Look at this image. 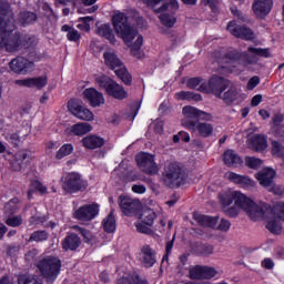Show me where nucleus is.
<instances>
[{
    "label": "nucleus",
    "mask_w": 284,
    "mask_h": 284,
    "mask_svg": "<svg viewBox=\"0 0 284 284\" xmlns=\"http://www.w3.org/2000/svg\"><path fill=\"white\" fill-rule=\"evenodd\" d=\"M98 34H100V37H104V39H108L110 43H116V38L114 37L110 24H101L98 27Z\"/></svg>",
    "instance_id": "nucleus-36"
},
{
    "label": "nucleus",
    "mask_w": 284,
    "mask_h": 284,
    "mask_svg": "<svg viewBox=\"0 0 284 284\" xmlns=\"http://www.w3.org/2000/svg\"><path fill=\"white\" fill-rule=\"evenodd\" d=\"M34 21H37V14L32 12L20 13V23H22V26H28V23H34Z\"/></svg>",
    "instance_id": "nucleus-48"
},
{
    "label": "nucleus",
    "mask_w": 284,
    "mask_h": 284,
    "mask_svg": "<svg viewBox=\"0 0 284 284\" xmlns=\"http://www.w3.org/2000/svg\"><path fill=\"white\" fill-rule=\"evenodd\" d=\"M190 278L193 281H203V280H210L214 278L219 274L217 271H215L214 267L210 266H192L189 270Z\"/></svg>",
    "instance_id": "nucleus-14"
},
{
    "label": "nucleus",
    "mask_w": 284,
    "mask_h": 284,
    "mask_svg": "<svg viewBox=\"0 0 284 284\" xmlns=\"http://www.w3.org/2000/svg\"><path fill=\"white\" fill-rule=\"evenodd\" d=\"M79 21L81 23H79L77 26V28L79 30H82V32H90V23H89V21H92V18L91 17H83V18H80Z\"/></svg>",
    "instance_id": "nucleus-50"
},
{
    "label": "nucleus",
    "mask_w": 284,
    "mask_h": 284,
    "mask_svg": "<svg viewBox=\"0 0 284 284\" xmlns=\"http://www.w3.org/2000/svg\"><path fill=\"white\" fill-rule=\"evenodd\" d=\"M273 6H274L273 0H254L253 12L256 17H260V19H263V17H267V14L272 12Z\"/></svg>",
    "instance_id": "nucleus-28"
},
{
    "label": "nucleus",
    "mask_w": 284,
    "mask_h": 284,
    "mask_svg": "<svg viewBox=\"0 0 284 284\" xmlns=\"http://www.w3.org/2000/svg\"><path fill=\"white\" fill-rule=\"evenodd\" d=\"M82 97L91 108H101V105H105V98L103 97V93L99 92L94 88L85 89Z\"/></svg>",
    "instance_id": "nucleus-19"
},
{
    "label": "nucleus",
    "mask_w": 284,
    "mask_h": 284,
    "mask_svg": "<svg viewBox=\"0 0 284 284\" xmlns=\"http://www.w3.org/2000/svg\"><path fill=\"white\" fill-rule=\"evenodd\" d=\"M118 284H148V282L145 280H141V277L135 275V276L121 277L118 281Z\"/></svg>",
    "instance_id": "nucleus-46"
},
{
    "label": "nucleus",
    "mask_w": 284,
    "mask_h": 284,
    "mask_svg": "<svg viewBox=\"0 0 284 284\" xmlns=\"http://www.w3.org/2000/svg\"><path fill=\"white\" fill-rule=\"evenodd\" d=\"M246 145L254 152H265L267 150V138L263 134L251 135L246 141Z\"/></svg>",
    "instance_id": "nucleus-27"
},
{
    "label": "nucleus",
    "mask_w": 284,
    "mask_h": 284,
    "mask_svg": "<svg viewBox=\"0 0 284 284\" xmlns=\"http://www.w3.org/2000/svg\"><path fill=\"white\" fill-rule=\"evenodd\" d=\"M220 99L226 103V105H232V103H235V105H239V103H243L244 99H247V95L243 93L240 89L231 88L226 92H224Z\"/></svg>",
    "instance_id": "nucleus-21"
},
{
    "label": "nucleus",
    "mask_w": 284,
    "mask_h": 284,
    "mask_svg": "<svg viewBox=\"0 0 284 284\" xmlns=\"http://www.w3.org/2000/svg\"><path fill=\"white\" fill-rule=\"evenodd\" d=\"M225 179L231 181V183L243 187L244 190H252V187H256V182L250 179V176L247 175H241L234 172H226Z\"/></svg>",
    "instance_id": "nucleus-20"
},
{
    "label": "nucleus",
    "mask_w": 284,
    "mask_h": 284,
    "mask_svg": "<svg viewBox=\"0 0 284 284\" xmlns=\"http://www.w3.org/2000/svg\"><path fill=\"white\" fill-rule=\"evenodd\" d=\"M194 219L196 223H199L203 227H216V224L219 223V217H212L199 213L194 214Z\"/></svg>",
    "instance_id": "nucleus-34"
},
{
    "label": "nucleus",
    "mask_w": 284,
    "mask_h": 284,
    "mask_svg": "<svg viewBox=\"0 0 284 284\" xmlns=\"http://www.w3.org/2000/svg\"><path fill=\"white\" fill-rule=\"evenodd\" d=\"M45 217H41L40 214H36L30 219V225H41V223H45Z\"/></svg>",
    "instance_id": "nucleus-58"
},
{
    "label": "nucleus",
    "mask_w": 284,
    "mask_h": 284,
    "mask_svg": "<svg viewBox=\"0 0 284 284\" xmlns=\"http://www.w3.org/2000/svg\"><path fill=\"white\" fill-rule=\"evenodd\" d=\"M9 68L11 72L16 74H28L34 70V62L23 58L18 57L10 61Z\"/></svg>",
    "instance_id": "nucleus-13"
},
{
    "label": "nucleus",
    "mask_w": 284,
    "mask_h": 284,
    "mask_svg": "<svg viewBox=\"0 0 284 284\" xmlns=\"http://www.w3.org/2000/svg\"><path fill=\"white\" fill-rule=\"evenodd\" d=\"M31 187H33V190H37V192H40L41 194H45V192H48V189L43 186V184H41V182L39 181H33L31 183Z\"/></svg>",
    "instance_id": "nucleus-57"
},
{
    "label": "nucleus",
    "mask_w": 284,
    "mask_h": 284,
    "mask_svg": "<svg viewBox=\"0 0 284 284\" xmlns=\"http://www.w3.org/2000/svg\"><path fill=\"white\" fill-rule=\"evenodd\" d=\"M103 59L106 68H110V70H113L116 77L123 81L125 85L132 84V75L128 72L125 67L123 65V62L116 55V53L112 50H108L103 53Z\"/></svg>",
    "instance_id": "nucleus-6"
},
{
    "label": "nucleus",
    "mask_w": 284,
    "mask_h": 284,
    "mask_svg": "<svg viewBox=\"0 0 284 284\" xmlns=\"http://www.w3.org/2000/svg\"><path fill=\"white\" fill-rule=\"evenodd\" d=\"M62 32H68L67 39L68 41H72L73 43H77L78 41H81V33L79 31L68 24L62 26L61 28Z\"/></svg>",
    "instance_id": "nucleus-38"
},
{
    "label": "nucleus",
    "mask_w": 284,
    "mask_h": 284,
    "mask_svg": "<svg viewBox=\"0 0 284 284\" xmlns=\"http://www.w3.org/2000/svg\"><path fill=\"white\" fill-rule=\"evenodd\" d=\"M113 28L124 43L130 47L131 53L136 59H141V48L143 45V36L136 32V29L130 27L128 23V17L122 12H116L113 18Z\"/></svg>",
    "instance_id": "nucleus-4"
},
{
    "label": "nucleus",
    "mask_w": 284,
    "mask_h": 284,
    "mask_svg": "<svg viewBox=\"0 0 284 284\" xmlns=\"http://www.w3.org/2000/svg\"><path fill=\"white\" fill-rule=\"evenodd\" d=\"M230 227H232L230 221L222 219L219 224V230H221L222 232H227Z\"/></svg>",
    "instance_id": "nucleus-60"
},
{
    "label": "nucleus",
    "mask_w": 284,
    "mask_h": 284,
    "mask_svg": "<svg viewBox=\"0 0 284 284\" xmlns=\"http://www.w3.org/2000/svg\"><path fill=\"white\" fill-rule=\"evenodd\" d=\"M262 267H265L266 270H272L274 267V262L271 258H265L262 262Z\"/></svg>",
    "instance_id": "nucleus-64"
},
{
    "label": "nucleus",
    "mask_w": 284,
    "mask_h": 284,
    "mask_svg": "<svg viewBox=\"0 0 284 284\" xmlns=\"http://www.w3.org/2000/svg\"><path fill=\"white\" fill-rule=\"evenodd\" d=\"M281 123H283V114H275L273 116L272 131L276 136H284V126Z\"/></svg>",
    "instance_id": "nucleus-39"
},
{
    "label": "nucleus",
    "mask_w": 284,
    "mask_h": 284,
    "mask_svg": "<svg viewBox=\"0 0 284 284\" xmlns=\"http://www.w3.org/2000/svg\"><path fill=\"white\" fill-rule=\"evenodd\" d=\"M139 261L144 267H152L156 263V252L145 244L140 250Z\"/></svg>",
    "instance_id": "nucleus-26"
},
{
    "label": "nucleus",
    "mask_w": 284,
    "mask_h": 284,
    "mask_svg": "<svg viewBox=\"0 0 284 284\" xmlns=\"http://www.w3.org/2000/svg\"><path fill=\"white\" fill-rule=\"evenodd\" d=\"M135 227H136L138 232H140V234H152L151 226L143 222L136 223Z\"/></svg>",
    "instance_id": "nucleus-53"
},
{
    "label": "nucleus",
    "mask_w": 284,
    "mask_h": 284,
    "mask_svg": "<svg viewBox=\"0 0 284 284\" xmlns=\"http://www.w3.org/2000/svg\"><path fill=\"white\" fill-rule=\"evenodd\" d=\"M145 185L134 184L132 186V192H134V194H145Z\"/></svg>",
    "instance_id": "nucleus-62"
},
{
    "label": "nucleus",
    "mask_w": 284,
    "mask_h": 284,
    "mask_svg": "<svg viewBox=\"0 0 284 284\" xmlns=\"http://www.w3.org/2000/svg\"><path fill=\"white\" fill-rule=\"evenodd\" d=\"M74 229L78 230V232H80V234H82V236L84 237L87 243L91 241L92 235L90 234V232H88L84 229H81L79 226H74Z\"/></svg>",
    "instance_id": "nucleus-61"
},
{
    "label": "nucleus",
    "mask_w": 284,
    "mask_h": 284,
    "mask_svg": "<svg viewBox=\"0 0 284 284\" xmlns=\"http://www.w3.org/2000/svg\"><path fill=\"white\" fill-rule=\"evenodd\" d=\"M163 181L169 187H179L183 181V169L178 163H168L164 168Z\"/></svg>",
    "instance_id": "nucleus-9"
},
{
    "label": "nucleus",
    "mask_w": 284,
    "mask_h": 284,
    "mask_svg": "<svg viewBox=\"0 0 284 284\" xmlns=\"http://www.w3.org/2000/svg\"><path fill=\"white\" fill-rule=\"evenodd\" d=\"M95 83L104 90L109 97L116 99L118 101H123V99H128V91L121 84L116 83V81L112 80L110 77L100 74L95 77Z\"/></svg>",
    "instance_id": "nucleus-7"
},
{
    "label": "nucleus",
    "mask_w": 284,
    "mask_h": 284,
    "mask_svg": "<svg viewBox=\"0 0 284 284\" xmlns=\"http://www.w3.org/2000/svg\"><path fill=\"white\" fill-rule=\"evenodd\" d=\"M258 83H261V78H258L257 75H254L248 80L246 88L247 90H254V88H256Z\"/></svg>",
    "instance_id": "nucleus-56"
},
{
    "label": "nucleus",
    "mask_w": 284,
    "mask_h": 284,
    "mask_svg": "<svg viewBox=\"0 0 284 284\" xmlns=\"http://www.w3.org/2000/svg\"><path fill=\"white\" fill-rule=\"evenodd\" d=\"M16 85H21L23 88H37L41 90V88H45L48 85V77H39V78H29L23 80H16Z\"/></svg>",
    "instance_id": "nucleus-29"
},
{
    "label": "nucleus",
    "mask_w": 284,
    "mask_h": 284,
    "mask_svg": "<svg viewBox=\"0 0 284 284\" xmlns=\"http://www.w3.org/2000/svg\"><path fill=\"white\" fill-rule=\"evenodd\" d=\"M175 99L178 101H201V95H194V93L189 91H181L175 93Z\"/></svg>",
    "instance_id": "nucleus-43"
},
{
    "label": "nucleus",
    "mask_w": 284,
    "mask_h": 284,
    "mask_svg": "<svg viewBox=\"0 0 284 284\" xmlns=\"http://www.w3.org/2000/svg\"><path fill=\"white\" fill-rule=\"evenodd\" d=\"M14 13L10 9V4L6 1L0 2V48H4L7 52H19L23 48H30L26 38L14 32Z\"/></svg>",
    "instance_id": "nucleus-2"
},
{
    "label": "nucleus",
    "mask_w": 284,
    "mask_h": 284,
    "mask_svg": "<svg viewBox=\"0 0 284 284\" xmlns=\"http://www.w3.org/2000/svg\"><path fill=\"white\" fill-rule=\"evenodd\" d=\"M6 223H7V225H9V227H19V225H21V223H23V217H21L20 215L13 216V217H8Z\"/></svg>",
    "instance_id": "nucleus-51"
},
{
    "label": "nucleus",
    "mask_w": 284,
    "mask_h": 284,
    "mask_svg": "<svg viewBox=\"0 0 284 284\" xmlns=\"http://www.w3.org/2000/svg\"><path fill=\"white\" fill-rule=\"evenodd\" d=\"M183 128H186L191 132H197L199 136H203L204 139L212 136L214 132V126L207 122H187L184 120Z\"/></svg>",
    "instance_id": "nucleus-16"
},
{
    "label": "nucleus",
    "mask_w": 284,
    "mask_h": 284,
    "mask_svg": "<svg viewBox=\"0 0 284 284\" xmlns=\"http://www.w3.org/2000/svg\"><path fill=\"white\" fill-rule=\"evenodd\" d=\"M223 161L229 168H236V165H241L243 163V160L234 150H227L223 155Z\"/></svg>",
    "instance_id": "nucleus-33"
},
{
    "label": "nucleus",
    "mask_w": 284,
    "mask_h": 284,
    "mask_svg": "<svg viewBox=\"0 0 284 284\" xmlns=\"http://www.w3.org/2000/svg\"><path fill=\"white\" fill-rule=\"evenodd\" d=\"M7 159L10 161L12 170H14V172H19L21 168H23V161H26V159H32V152L18 151L16 154L8 153Z\"/></svg>",
    "instance_id": "nucleus-24"
},
{
    "label": "nucleus",
    "mask_w": 284,
    "mask_h": 284,
    "mask_svg": "<svg viewBox=\"0 0 284 284\" xmlns=\"http://www.w3.org/2000/svg\"><path fill=\"white\" fill-rule=\"evenodd\" d=\"M7 141H10V143H13V145H19L21 143V138L18 133H9L6 135Z\"/></svg>",
    "instance_id": "nucleus-55"
},
{
    "label": "nucleus",
    "mask_w": 284,
    "mask_h": 284,
    "mask_svg": "<svg viewBox=\"0 0 284 284\" xmlns=\"http://www.w3.org/2000/svg\"><path fill=\"white\" fill-rule=\"evenodd\" d=\"M74 152V146L71 143L63 144L57 152L55 159L61 160Z\"/></svg>",
    "instance_id": "nucleus-44"
},
{
    "label": "nucleus",
    "mask_w": 284,
    "mask_h": 284,
    "mask_svg": "<svg viewBox=\"0 0 284 284\" xmlns=\"http://www.w3.org/2000/svg\"><path fill=\"white\" fill-rule=\"evenodd\" d=\"M230 88V82L227 79L213 75L209 81L205 82V88L203 89L206 94H215L220 97Z\"/></svg>",
    "instance_id": "nucleus-11"
},
{
    "label": "nucleus",
    "mask_w": 284,
    "mask_h": 284,
    "mask_svg": "<svg viewBox=\"0 0 284 284\" xmlns=\"http://www.w3.org/2000/svg\"><path fill=\"white\" fill-rule=\"evenodd\" d=\"M38 268L47 281L52 282L59 276L61 260L52 256L44 257L38 263Z\"/></svg>",
    "instance_id": "nucleus-8"
},
{
    "label": "nucleus",
    "mask_w": 284,
    "mask_h": 284,
    "mask_svg": "<svg viewBox=\"0 0 284 284\" xmlns=\"http://www.w3.org/2000/svg\"><path fill=\"white\" fill-rule=\"evenodd\" d=\"M151 130H154L155 134H163V120H154L151 125Z\"/></svg>",
    "instance_id": "nucleus-52"
},
{
    "label": "nucleus",
    "mask_w": 284,
    "mask_h": 284,
    "mask_svg": "<svg viewBox=\"0 0 284 284\" xmlns=\"http://www.w3.org/2000/svg\"><path fill=\"white\" fill-rule=\"evenodd\" d=\"M82 144L87 150H97L105 145V140L99 135H87L82 139Z\"/></svg>",
    "instance_id": "nucleus-31"
},
{
    "label": "nucleus",
    "mask_w": 284,
    "mask_h": 284,
    "mask_svg": "<svg viewBox=\"0 0 284 284\" xmlns=\"http://www.w3.org/2000/svg\"><path fill=\"white\" fill-rule=\"evenodd\" d=\"M140 220L144 225L152 226L154 225V221L156 220V213L152 209H144L140 216Z\"/></svg>",
    "instance_id": "nucleus-37"
},
{
    "label": "nucleus",
    "mask_w": 284,
    "mask_h": 284,
    "mask_svg": "<svg viewBox=\"0 0 284 284\" xmlns=\"http://www.w3.org/2000/svg\"><path fill=\"white\" fill-rule=\"evenodd\" d=\"M104 230L109 232V234H112L116 230V220L114 219V213H110L102 223Z\"/></svg>",
    "instance_id": "nucleus-41"
},
{
    "label": "nucleus",
    "mask_w": 284,
    "mask_h": 284,
    "mask_svg": "<svg viewBox=\"0 0 284 284\" xmlns=\"http://www.w3.org/2000/svg\"><path fill=\"white\" fill-rule=\"evenodd\" d=\"M81 245V239L77 234H69L63 241H62V247L63 250H77Z\"/></svg>",
    "instance_id": "nucleus-35"
},
{
    "label": "nucleus",
    "mask_w": 284,
    "mask_h": 284,
    "mask_svg": "<svg viewBox=\"0 0 284 284\" xmlns=\"http://www.w3.org/2000/svg\"><path fill=\"white\" fill-rule=\"evenodd\" d=\"M19 211V199H12L4 205V213L7 215L14 214Z\"/></svg>",
    "instance_id": "nucleus-45"
},
{
    "label": "nucleus",
    "mask_w": 284,
    "mask_h": 284,
    "mask_svg": "<svg viewBox=\"0 0 284 284\" xmlns=\"http://www.w3.org/2000/svg\"><path fill=\"white\" fill-rule=\"evenodd\" d=\"M219 199L226 216H239L241 211H243L251 221H261V219H265V216L272 214V210L267 203L263 201L255 202L241 191H222L219 194Z\"/></svg>",
    "instance_id": "nucleus-1"
},
{
    "label": "nucleus",
    "mask_w": 284,
    "mask_h": 284,
    "mask_svg": "<svg viewBox=\"0 0 284 284\" xmlns=\"http://www.w3.org/2000/svg\"><path fill=\"white\" fill-rule=\"evenodd\" d=\"M263 101V95L256 94L251 100L252 108H256L258 104H261Z\"/></svg>",
    "instance_id": "nucleus-63"
},
{
    "label": "nucleus",
    "mask_w": 284,
    "mask_h": 284,
    "mask_svg": "<svg viewBox=\"0 0 284 284\" xmlns=\"http://www.w3.org/2000/svg\"><path fill=\"white\" fill-rule=\"evenodd\" d=\"M275 212L281 221H284V203H277L275 205Z\"/></svg>",
    "instance_id": "nucleus-59"
},
{
    "label": "nucleus",
    "mask_w": 284,
    "mask_h": 284,
    "mask_svg": "<svg viewBox=\"0 0 284 284\" xmlns=\"http://www.w3.org/2000/svg\"><path fill=\"white\" fill-rule=\"evenodd\" d=\"M135 161L142 172L146 174H159V165L154 162V155L150 153H139Z\"/></svg>",
    "instance_id": "nucleus-12"
},
{
    "label": "nucleus",
    "mask_w": 284,
    "mask_h": 284,
    "mask_svg": "<svg viewBox=\"0 0 284 284\" xmlns=\"http://www.w3.org/2000/svg\"><path fill=\"white\" fill-rule=\"evenodd\" d=\"M156 14L163 26L172 28L176 23V11L179 10V1L176 0H142Z\"/></svg>",
    "instance_id": "nucleus-5"
},
{
    "label": "nucleus",
    "mask_w": 284,
    "mask_h": 284,
    "mask_svg": "<svg viewBox=\"0 0 284 284\" xmlns=\"http://www.w3.org/2000/svg\"><path fill=\"white\" fill-rule=\"evenodd\" d=\"M88 132H92V125L85 122L73 124L67 129V134H69V136H83L84 134H88Z\"/></svg>",
    "instance_id": "nucleus-30"
},
{
    "label": "nucleus",
    "mask_w": 284,
    "mask_h": 284,
    "mask_svg": "<svg viewBox=\"0 0 284 284\" xmlns=\"http://www.w3.org/2000/svg\"><path fill=\"white\" fill-rule=\"evenodd\" d=\"M245 165L246 168H250L251 170H258L261 165H263V160L254 156H247L245 158Z\"/></svg>",
    "instance_id": "nucleus-47"
},
{
    "label": "nucleus",
    "mask_w": 284,
    "mask_h": 284,
    "mask_svg": "<svg viewBox=\"0 0 284 284\" xmlns=\"http://www.w3.org/2000/svg\"><path fill=\"white\" fill-rule=\"evenodd\" d=\"M74 219L78 221H92L99 216V204H85L80 206L73 213Z\"/></svg>",
    "instance_id": "nucleus-15"
},
{
    "label": "nucleus",
    "mask_w": 284,
    "mask_h": 284,
    "mask_svg": "<svg viewBox=\"0 0 284 284\" xmlns=\"http://www.w3.org/2000/svg\"><path fill=\"white\" fill-rule=\"evenodd\" d=\"M68 109L73 116H77V119H80L81 121H94V113H92L90 109L80 105L74 100L69 101Z\"/></svg>",
    "instance_id": "nucleus-18"
},
{
    "label": "nucleus",
    "mask_w": 284,
    "mask_h": 284,
    "mask_svg": "<svg viewBox=\"0 0 284 284\" xmlns=\"http://www.w3.org/2000/svg\"><path fill=\"white\" fill-rule=\"evenodd\" d=\"M261 57L264 59L270 58V49L248 47L247 52L229 53V55L224 59L226 64L222 68L227 70V72H241L243 71V68L256 65Z\"/></svg>",
    "instance_id": "nucleus-3"
},
{
    "label": "nucleus",
    "mask_w": 284,
    "mask_h": 284,
    "mask_svg": "<svg viewBox=\"0 0 284 284\" xmlns=\"http://www.w3.org/2000/svg\"><path fill=\"white\" fill-rule=\"evenodd\" d=\"M48 232L45 231H36L31 234L30 241L34 243H42V241H48Z\"/></svg>",
    "instance_id": "nucleus-49"
},
{
    "label": "nucleus",
    "mask_w": 284,
    "mask_h": 284,
    "mask_svg": "<svg viewBox=\"0 0 284 284\" xmlns=\"http://www.w3.org/2000/svg\"><path fill=\"white\" fill-rule=\"evenodd\" d=\"M226 30H229L233 37H237V39H245L246 41L254 39V32H252L251 29L241 27L236 21L229 22Z\"/></svg>",
    "instance_id": "nucleus-22"
},
{
    "label": "nucleus",
    "mask_w": 284,
    "mask_h": 284,
    "mask_svg": "<svg viewBox=\"0 0 284 284\" xmlns=\"http://www.w3.org/2000/svg\"><path fill=\"white\" fill-rule=\"evenodd\" d=\"M268 191L273 192V194L276 196H281L284 193V187L280 184L272 183V185L268 187Z\"/></svg>",
    "instance_id": "nucleus-54"
},
{
    "label": "nucleus",
    "mask_w": 284,
    "mask_h": 284,
    "mask_svg": "<svg viewBox=\"0 0 284 284\" xmlns=\"http://www.w3.org/2000/svg\"><path fill=\"white\" fill-rule=\"evenodd\" d=\"M255 179L262 187H272V183L276 179V171L272 168H264L255 174Z\"/></svg>",
    "instance_id": "nucleus-25"
},
{
    "label": "nucleus",
    "mask_w": 284,
    "mask_h": 284,
    "mask_svg": "<svg viewBox=\"0 0 284 284\" xmlns=\"http://www.w3.org/2000/svg\"><path fill=\"white\" fill-rule=\"evenodd\" d=\"M183 119L181 121L183 125V121H186L187 123H194L192 119H199V116H203L205 112L199 111V109L194 106L186 105L182 109Z\"/></svg>",
    "instance_id": "nucleus-32"
},
{
    "label": "nucleus",
    "mask_w": 284,
    "mask_h": 284,
    "mask_svg": "<svg viewBox=\"0 0 284 284\" xmlns=\"http://www.w3.org/2000/svg\"><path fill=\"white\" fill-rule=\"evenodd\" d=\"M271 213L268 215H266L264 219L257 220V221H265L268 219L267 223H266V230H268V232H271V234H283V224H281V221L276 220V219H281L278 217V213L276 212V206H274V209H272V205L267 204Z\"/></svg>",
    "instance_id": "nucleus-17"
},
{
    "label": "nucleus",
    "mask_w": 284,
    "mask_h": 284,
    "mask_svg": "<svg viewBox=\"0 0 284 284\" xmlns=\"http://www.w3.org/2000/svg\"><path fill=\"white\" fill-rule=\"evenodd\" d=\"M271 154L274 159L284 161V145L278 141L271 142Z\"/></svg>",
    "instance_id": "nucleus-40"
},
{
    "label": "nucleus",
    "mask_w": 284,
    "mask_h": 284,
    "mask_svg": "<svg viewBox=\"0 0 284 284\" xmlns=\"http://www.w3.org/2000/svg\"><path fill=\"white\" fill-rule=\"evenodd\" d=\"M119 205H120L123 214H125V216H130V215L134 214L141 206L139 201L133 200L129 195H120Z\"/></svg>",
    "instance_id": "nucleus-23"
},
{
    "label": "nucleus",
    "mask_w": 284,
    "mask_h": 284,
    "mask_svg": "<svg viewBox=\"0 0 284 284\" xmlns=\"http://www.w3.org/2000/svg\"><path fill=\"white\" fill-rule=\"evenodd\" d=\"M206 80L201 79V78H193L187 81V87L191 88L192 90H197L199 92H205Z\"/></svg>",
    "instance_id": "nucleus-42"
},
{
    "label": "nucleus",
    "mask_w": 284,
    "mask_h": 284,
    "mask_svg": "<svg viewBox=\"0 0 284 284\" xmlns=\"http://www.w3.org/2000/svg\"><path fill=\"white\" fill-rule=\"evenodd\" d=\"M62 187L65 192L74 193L88 187V181L77 172L68 173L62 180Z\"/></svg>",
    "instance_id": "nucleus-10"
}]
</instances>
